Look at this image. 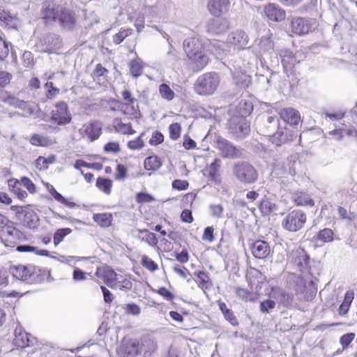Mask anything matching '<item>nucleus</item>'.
<instances>
[{"mask_svg": "<svg viewBox=\"0 0 357 357\" xmlns=\"http://www.w3.org/2000/svg\"><path fill=\"white\" fill-rule=\"evenodd\" d=\"M10 272L14 278L24 281L26 282H39L40 281H30L31 278L32 277L33 274L30 270V268L19 265L17 266L12 267L10 268Z\"/></svg>", "mask_w": 357, "mask_h": 357, "instance_id": "nucleus-22", "label": "nucleus"}, {"mask_svg": "<svg viewBox=\"0 0 357 357\" xmlns=\"http://www.w3.org/2000/svg\"><path fill=\"white\" fill-rule=\"evenodd\" d=\"M306 222V215L301 210L289 212L282 220V226L287 231L296 232L302 229Z\"/></svg>", "mask_w": 357, "mask_h": 357, "instance_id": "nucleus-6", "label": "nucleus"}, {"mask_svg": "<svg viewBox=\"0 0 357 357\" xmlns=\"http://www.w3.org/2000/svg\"><path fill=\"white\" fill-rule=\"evenodd\" d=\"M280 128L271 137L270 140L276 146L289 143L296 137V133L286 126L284 121H282Z\"/></svg>", "mask_w": 357, "mask_h": 357, "instance_id": "nucleus-10", "label": "nucleus"}, {"mask_svg": "<svg viewBox=\"0 0 357 357\" xmlns=\"http://www.w3.org/2000/svg\"><path fill=\"white\" fill-rule=\"evenodd\" d=\"M44 41L48 45L50 48H54L57 45H60L61 39L55 34H49L44 38Z\"/></svg>", "mask_w": 357, "mask_h": 357, "instance_id": "nucleus-53", "label": "nucleus"}, {"mask_svg": "<svg viewBox=\"0 0 357 357\" xmlns=\"http://www.w3.org/2000/svg\"><path fill=\"white\" fill-rule=\"evenodd\" d=\"M51 114L52 120L60 126L68 124L72 119L68 105L63 101L56 104L55 108L52 111Z\"/></svg>", "mask_w": 357, "mask_h": 357, "instance_id": "nucleus-11", "label": "nucleus"}, {"mask_svg": "<svg viewBox=\"0 0 357 357\" xmlns=\"http://www.w3.org/2000/svg\"><path fill=\"white\" fill-rule=\"evenodd\" d=\"M72 232L70 228H61L57 229L53 236V241L55 246L58 245L63 238Z\"/></svg>", "mask_w": 357, "mask_h": 357, "instance_id": "nucleus-45", "label": "nucleus"}, {"mask_svg": "<svg viewBox=\"0 0 357 357\" xmlns=\"http://www.w3.org/2000/svg\"><path fill=\"white\" fill-rule=\"evenodd\" d=\"M314 22L303 17L294 18L291 23V31L298 35L308 33L313 29Z\"/></svg>", "mask_w": 357, "mask_h": 357, "instance_id": "nucleus-14", "label": "nucleus"}, {"mask_svg": "<svg viewBox=\"0 0 357 357\" xmlns=\"http://www.w3.org/2000/svg\"><path fill=\"white\" fill-rule=\"evenodd\" d=\"M130 73L133 77H139L143 72L142 61L139 59L132 60L129 64Z\"/></svg>", "mask_w": 357, "mask_h": 357, "instance_id": "nucleus-40", "label": "nucleus"}, {"mask_svg": "<svg viewBox=\"0 0 357 357\" xmlns=\"http://www.w3.org/2000/svg\"><path fill=\"white\" fill-rule=\"evenodd\" d=\"M280 118L282 119L281 121H284L286 126L287 124L297 125L301 119L299 112L292 108H287L282 110Z\"/></svg>", "mask_w": 357, "mask_h": 357, "instance_id": "nucleus-26", "label": "nucleus"}, {"mask_svg": "<svg viewBox=\"0 0 357 357\" xmlns=\"http://www.w3.org/2000/svg\"><path fill=\"white\" fill-rule=\"evenodd\" d=\"M259 130L261 135L270 139L281 126L282 121L278 116L264 115L258 119Z\"/></svg>", "mask_w": 357, "mask_h": 357, "instance_id": "nucleus-8", "label": "nucleus"}, {"mask_svg": "<svg viewBox=\"0 0 357 357\" xmlns=\"http://www.w3.org/2000/svg\"><path fill=\"white\" fill-rule=\"evenodd\" d=\"M183 48L187 56L191 54L199 53L202 51V46L198 39L195 38H188L183 42Z\"/></svg>", "mask_w": 357, "mask_h": 357, "instance_id": "nucleus-27", "label": "nucleus"}, {"mask_svg": "<svg viewBox=\"0 0 357 357\" xmlns=\"http://www.w3.org/2000/svg\"><path fill=\"white\" fill-rule=\"evenodd\" d=\"M164 141L163 135L158 131L154 132L151 138L149 139V144L151 146H157Z\"/></svg>", "mask_w": 357, "mask_h": 357, "instance_id": "nucleus-59", "label": "nucleus"}, {"mask_svg": "<svg viewBox=\"0 0 357 357\" xmlns=\"http://www.w3.org/2000/svg\"><path fill=\"white\" fill-rule=\"evenodd\" d=\"M12 78L11 74L6 71H0V87H5L8 85Z\"/></svg>", "mask_w": 357, "mask_h": 357, "instance_id": "nucleus-62", "label": "nucleus"}, {"mask_svg": "<svg viewBox=\"0 0 357 357\" xmlns=\"http://www.w3.org/2000/svg\"><path fill=\"white\" fill-rule=\"evenodd\" d=\"M144 165L147 170L155 171L160 168L162 162L158 156L152 155L144 160Z\"/></svg>", "mask_w": 357, "mask_h": 357, "instance_id": "nucleus-38", "label": "nucleus"}, {"mask_svg": "<svg viewBox=\"0 0 357 357\" xmlns=\"http://www.w3.org/2000/svg\"><path fill=\"white\" fill-rule=\"evenodd\" d=\"M14 335L13 344L17 347H31L36 342V339L31 334L26 333L21 326L16 327Z\"/></svg>", "mask_w": 357, "mask_h": 357, "instance_id": "nucleus-12", "label": "nucleus"}, {"mask_svg": "<svg viewBox=\"0 0 357 357\" xmlns=\"http://www.w3.org/2000/svg\"><path fill=\"white\" fill-rule=\"evenodd\" d=\"M292 199L297 206H313L314 202L303 192H296L292 195Z\"/></svg>", "mask_w": 357, "mask_h": 357, "instance_id": "nucleus-31", "label": "nucleus"}, {"mask_svg": "<svg viewBox=\"0 0 357 357\" xmlns=\"http://www.w3.org/2000/svg\"><path fill=\"white\" fill-rule=\"evenodd\" d=\"M144 146V142L140 137L128 143V147L132 150H139Z\"/></svg>", "mask_w": 357, "mask_h": 357, "instance_id": "nucleus-64", "label": "nucleus"}, {"mask_svg": "<svg viewBox=\"0 0 357 357\" xmlns=\"http://www.w3.org/2000/svg\"><path fill=\"white\" fill-rule=\"evenodd\" d=\"M247 280L251 287L257 291L260 284L264 283L265 276L259 271L254 268L248 273Z\"/></svg>", "mask_w": 357, "mask_h": 357, "instance_id": "nucleus-29", "label": "nucleus"}, {"mask_svg": "<svg viewBox=\"0 0 357 357\" xmlns=\"http://www.w3.org/2000/svg\"><path fill=\"white\" fill-rule=\"evenodd\" d=\"M115 287H118L120 289H130L132 287L131 282L125 278L122 275L116 274V277L115 278Z\"/></svg>", "mask_w": 357, "mask_h": 357, "instance_id": "nucleus-48", "label": "nucleus"}, {"mask_svg": "<svg viewBox=\"0 0 357 357\" xmlns=\"http://www.w3.org/2000/svg\"><path fill=\"white\" fill-rule=\"evenodd\" d=\"M132 33V29H121L119 33H116L113 36V41L115 44L119 45L123 42L126 37L130 36Z\"/></svg>", "mask_w": 357, "mask_h": 357, "instance_id": "nucleus-50", "label": "nucleus"}, {"mask_svg": "<svg viewBox=\"0 0 357 357\" xmlns=\"http://www.w3.org/2000/svg\"><path fill=\"white\" fill-rule=\"evenodd\" d=\"M333 231L328 228H325L319 231L317 234V239L323 243H328L333 241Z\"/></svg>", "mask_w": 357, "mask_h": 357, "instance_id": "nucleus-46", "label": "nucleus"}, {"mask_svg": "<svg viewBox=\"0 0 357 357\" xmlns=\"http://www.w3.org/2000/svg\"><path fill=\"white\" fill-rule=\"evenodd\" d=\"M161 96L168 100H172L174 97V91L166 84H162L159 87Z\"/></svg>", "mask_w": 357, "mask_h": 357, "instance_id": "nucleus-51", "label": "nucleus"}, {"mask_svg": "<svg viewBox=\"0 0 357 357\" xmlns=\"http://www.w3.org/2000/svg\"><path fill=\"white\" fill-rule=\"evenodd\" d=\"M183 48L187 56L191 54L199 53L202 51V46L198 39L195 38H188L183 42Z\"/></svg>", "mask_w": 357, "mask_h": 357, "instance_id": "nucleus-28", "label": "nucleus"}, {"mask_svg": "<svg viewBox=\"0 0 357 357\" xmlns=\"http://www.w3.org/2000/svg\"><path fill=\"white\" fill-rule=\"evenodd\" d=\"M43 19L47 24L58 22L59 26L66 31H73L77 25L75 13L66 8L54 7L45 3L42 8Z\"/></svg>", "mask_w": 357, "mask_h": 357, "instance_id": "nucleus-1", "label": "nucleus"}, {"mask_svg": "<svg viewBox=\"0 0 357 357\" xmlns=\"http://www.w3.org/2000/svg\"><path fill=\"white\" fill-rule=\"evenodd\" d=\"M216 147L222 158L234 159L243 155L242 149L237 148L231 142L221 137H218L216 139Z\"/></svg>", "mask_w": 357, "mask_h": 357, "instance_id": "nucleus-9", "label": "nucleus"}, {"mask_svg": "<svg viewBox=\"0 0 357 357\" xmlns=\"http://www.w3.org/2000/svg\"><path fill=\"white\" fill-rule=\"evenodd\" d=\"M102 124L99 121H91L85 126L84 134L93 142L99 138L102 133Z\"/></svg>", "mask_w": 357, "mask_h": 357, "instance_id": "nucleus-25", "label": "nucleus"}, {"mask_svg": "<svg viewBox=\"0 0 357 357\" xmlns=\"http://www.w3.org/2000/svg\"><path fill=\"white\" fill-rule=\"evenodd\" d=\"M259 208L265 215L274 213L277 211V205L268 199H263L260 204Z\"/></svg>", "mask_w": 357, "mask_h": 357, "instance_id": "nucleus-43", "label": "nucleus"}, {"mask_svg": "<svg viewBox=\"0 0 357 357\" xmlns=\"http://www.w3.org/2000/svg\"><path fill=\"white\" fill-rule=\"evenodd\" d=\"M116 273L109 266L98 268L96 275L102 278L104 282L110 287H114Z\"/></svg>", "mask_w": 357, "mask_h": 357, "instance_id": "nucleus-24", "label": "nucleus"}, {"mask_svg": "<svg viewBox=\"0 0 357 357\" xmlns=\"http://www.w3.org/2000/svg\"><path fill=\"white\" fill-rule=\"evenodd\" d=\"M272 34L267 33L261 37L258 46L261 52L267 53L273 50L274 44L271 39Z\"/></svg>", "mask_w": 357, "mask_h": 357, "instance_id": "nucleus-34", "label": "nucleus"}, {"mask_svg": "<svg viewBox=\"0 0 357 357\" xmlns=\"http://www.w3.org/2000/svg\"><path fill=\"white\" fill-rule=\"evenodd\" d=\"M156 343L153 340L149 337H144L141 340V342L139 343V354L143 357H151L153 354L156 350Z\"/></svg>", "mask_w": 357, "mask_h": 357, "instance_id": "nucleus-23", "label": "nucleus"}, {"mask_svg": "<svg viewBox=\"0 0 357 357\" xmlns=\"http://www.w3.org/2000/svg\"><path fill=\"white\" fill-rule=\"evenodd\" d=\"M209 208L211 209V215L218 218L222 217L224 208L222 205L211 204Z\"/></svg>", "mask_w": 357, "mask_h": 357, "instance_id": "nucleus-58", "label": "nucleus"}, {"mask_svg": "<svg viewBox=\"0 0 357 357\" xmlns=\"http://www.w3.org/2000/svg\"><path fill=\"white\" fill-rule=\"evenodd\" d=\"M97 188L106 195H110L112 188V181L102 177H98L96 180Z\"/></svg>", "mask_w": 357, "mask_h": 357, "instance_id": "nucleus-39", "label": "nucleus"}, {"mask_svg": "<svg viewBox=\"0 0 357 357\" xmlns=\"http://www.w3.org/2000/svg\"><path fill=\"white\" fill-rule=\"evenodd\" d=\"M189 183L185 180L176 179L172 182V188L178 190H185L188 188Z\"/></svg>", "mask_w": 357, "mask_h": 357, "instance_id": "nucleus-63", "label": "nucleus"}, {"mask_svg": "<svg viewBox=\"0 0 357 357\" xmlns=\"http://www.w3.org/2000/svg\"><path fill=\"white\" fill-rule=\"evenodd\" d=\"M8 43L0 36V61L4 60L8 55Z\"/></svg>", "mask_w": 357, "mask_h": 357, "instance_id": "nucleus-61", "label": "nucleus"}, {"mask_svg": "<svg viewBox=\"0 0 357 357\" xmlns=\"http://www.w3.org/2000/svg\"><path fill=\"white\" fill-rule=\"evenodd\" d=\"M138 238L147 243L149 245L155 247L158 244V238L154 233L149 232L147 229L139 230Z\"/></svg>", "mask_w": 357, "mask_h": 357, "instance_id": "nucleus-36", "label": "nucleus"}, {"mask_svg": "<svg viewBox=\"0 0 357 357\" xmlns=\"http://www.w3.org/2000/svg\"><path fill=\"white\" fill-rule=\"evenodd\" d=\"M250 249L253 256L258 259L266 258L271 252L269 244L266 241L261 240L254 242L251 245Z\"/></svg>", "mask_w": 357, "mask_h": 357, "instance_id": "nucleus-20", "label": "nucleus"}, {"mask_svg": "<svg viewBox=\"0 0 357 357\" xmlns=\"http://www.w3.org/2000/svg\"><path fill=\"white\" fill-rule=\"evenodd\" d=\"M113 126L116 132L123 135H132L135 132V131L132 129L130 123H123L121 119H115L113 121Z\"/></svg>", "mask_w": 357, "mask_h": 357, "instance_id": "nucleus-35", "label": "nucleus"}, {"mask_svg": "<svg viewBox=\"0 0 357 357\" xmlns=\"http://www.w3.org/2000/svg\"><path fill=\"white\" fill-rule=\"evenodd\" d=\"M107 70L104 68L100 63L96 66L94 70L92 73V77L93 80L98 82L102 81L105 79V74L107 73Z\"/></svg>", "mask_w": 357, "mask_h": 357, "instance_id": "nucleus-47", "label": "nucleus"}, {"mask_svg": "<svg viewBox=\"0 0 357 357\" xmlns=\"http://www.w3.org/2000/svg\"><path fill=\"white\" fill-rule=\"evenodd\" d=\"M356 337L355 333H348L342 335L340 338V343L342 345L343 349L347 348L350 343L354 340Z\"/></svg>", "mask_w": 357, "mask_h": 357, "instance_id": "nucleus-55", "label": "nucleus"}, {"mask_svg": "<svg viewBox=\"0 0 357 357\" xmlns=\"http://www.w3.org/2000/svg\"><path fill=\"white\" fill-rule=\"evenodd\" d=\"M275 303L272 300H266L260 303V310L264 313H268L269 310L273 309Z\"/></svg>", "mask_w": 357, "mask_h": 357, "instance_id": "nucleus-60", "label": "nucleus"}, {"mask_svg": "<svg viewBox=\"0 0 357 357\" xmlns=\"http://www.w3.org/2000/svg\"><path fill=\"white\" fill-rule=\"evenodd\" d=\"M252 109L253 106L250 102H248L245 100H241L237 106V112L238 113L237 116H242L245 118L246 116L251 114Z\"/></svg>", "mask_w": 357, "mask_h": 357, "instance_id": "nucleus-41", "label": "nucleus"}, {"mask_svg": "<svg viewBox=\"0 0 357 357\" xmlns=\"http://www.w3.org/2000/svg\"><path fill=\"white\" fill-rule=\"evenodd\" d=\"M30 143L37 146H46L50 144V139L47 137L33 134L30 138Z\"/></svg>", "mask_w": 357, "mask_h": 357, "instance_id": "nucleus-49", "label": "nucleus"}, {"mask_svg": "<svg viewBox=\"0 0 357 357\" xmlns=\"http://www.w3.org/2000/svg\"><path fill=\"white\" fill-rule=\"evenodd\" d=\"M45 87L47 89V98L52 99L59 94L60 90L58 88L54 87L52 82H48L45 84Z\"/></svg>", "mask_w": 357, "mask_h": 357, "instance_id": "nucleus-56", "label": "nucleus"}, {"mask_svg": "<svg viewBox=\"0 0 357 357\" xmlns=\"http://www.w3.org/2000/svg\"><path fill=\"white\" fill-rule=\"evenodd\" d=\"M142 265L150 271H155L158 268V264L146 255H143L141 261Z\"/></svg>", "mask_w": 357, "mask_h": 357, "instance_id": "nucleus-52", "label": "nucleus"}, {"mask_svg": "<svg viewBox=\"0 0 357 357\" xmlns=\"http://www.w3.org/2000/svg\"><path fill=\"white\" fill-rule=\"evenodd\" d=\"M229 27V22L226 18H212L206 24L207 31L213 35H219L226 32Z\"/></svg>", "mask_w": 357, "mask_h": 357, "instance_id": "nucleus-13", "label": "nucleus"}, {"mask_svg": "<svg viewBox=\"0 0 357 357\" xmlns=\"http://www.w3.org/2000/svg\"><path fill=\"white\" fill-rule=\"evenodd\" d=\"M208 8L212 15L220 17L228 13L230 8V1L229 0H209Z\"/></svg>", "mask_w": 357, "mask_h": 357, "instance_id": "nucleus-15", "label": "nucleus"}, {"mask_svg": "<svg viewBox=\"0 0 357 357\" xmlns=\"http://www.w3.org/2000/svg\"><path fill=\"white\" fill-rule=\"evenodd\" d=\"M272 297L284 305H289L292 301L291 294H287L284 290L279 288L273 289Z\"/></svg>", "mask_w": 357, "mask_h": 357, "instance_id": "nucleus-32", "label": "nucleus"}, {"mask_svg": "<svg viewBox=\"0 0 357 357\" xmlns=\"http://www.w3.org/2000/svg\"><path fill=\"white\" fill-rule=\"evenodd\" d=\"M249 64V60L243 61L242 65L236 61L233 65V69L231 68L233 82L241 89L248 87L251 83V77L246 73V68H248Z\"/></svg>", "mask_w": 357, "mask_h": 357, "instance_id": "nucleus-7", "label": "nucleus"}, {"mask_svg": "<svg viewBox=\"0 0 357 357\" xmlns=\"http://www.w3.org/2000/svg\"><path fill=\"white\" fill-rule=\"evenodd\" d=\"M188 58L192 70L195 72L202 70L208 63V57L203 50L199 53L191 54Z\"/></svg>", "mask_w": 357, "mask_h": 357, "instance_id": "nucleus-18", "label": "nucleus"}, {"mask_svg": "<svg viewBox=\"0 0 357 357\" xmlns=\"http://www.w3.org/2000/svg\"><path fill=\"white\" fill-rule=\"evenodd\" d=\"M232 173L238 181L245 185L255 183L258 173L255 167L246 161H238L232 167Z\"/></svg>", "mask_w": 357, "mask_h": 357, "instance_id": "nucleus-3", "label": "nucleus"}, {"mask_svg": "<svg viewBox=\"0 0 357 357\" xmlns=\"http://www.w3.org/2000/svg\"><path fill=\"white\" fill-rule=\"evenodd\" d=\"M198 279V285L202 289H208L211 285V280L208 273L204 271H198L195 273Z\"/></svg>", "mask_w": 357, "mask_h": 357, "instance_id": "nucleus-44", "label": "nucleus"}, {"mask_svg": "<svg viewBox=\"0 0 357 357\" xmlns=\"http://www.w3.org/2000/svg\"><path fill=\"white\" fill-rule=\"evenodd\" d=\"M0 99L4 103L14 107L24 109L26 107V102L21 100L15 96H10L7 93H1Z\"/></svg>", "mask_w": 357, "mask_h": 357, "instance_id": "nucleus-30", "label": "nucleus"}, {"mask_svg": "<svg viewBox=\"0 0 357 357\" xmlns=\"http://www.w3.org/2000/svg\"><path fill=\"white\" fill-rule=\"evenodd\" d=\"M281 56H282V64L284 71L287 73L288 70H291L296 63V57L294 54L289 50H284Z\"/></svg>", "mask_w": 357, "mask_h": 357, "instance_id": "nucleus-33", "label": "nucleus"}, {"mask_svg": "<svg viewBox=\"0 0 357 357\" xmlns=\"http://www.w3.org/2000/svg\"><path fill=\"white\" fill-rule=\"evenodd\" d=\"M22 224L29 229L36 231L40 225V218L30 206L24 211Z\"/></svg>", "mask_w": 357, "mask_h": 357, "instance_id": "nucleus-19", "label": "nucleus"}, {"mask_svg": "<svg viewBox=\"0 0 357 357\" xmlns=\"http://www.w3.org/2000/svg\"><path fill=\"white\" fill-rule=\"evenodd\" d=\"M227 129L234 139H243L250 131V123L242 116H232L228 121Z\"/></svg>", "mask_w": 357, "mask_h": 357, "instance_id": "nucleus-4", "label": "nucleus"}, {"mask_svg": "<svg viewBox=\"0 0 357 357\" xmlns=\"http://www.w3.org/2000/svg\"><path fill=\"white\" fill-rule=\"evenodd\" d=\"M169 51L165 54L163 60H164L165 63L167 66H174V63L178 61V57L176 50L174 49L171 43H169Z\"/></svg>", "mask_w": 357, "mask_h": 357, "instance_id": "nucleus-42", "label": "nucleus"}, {"mask_svg": "<svg viewBox=\"0 0 357 357\" xmlns=\"http://www.w3.org/2000/svg\"><path fill=\"white\" fill-rule=\"evenodd\" d=\"M139 342L134 340H123L119 349L122 357H135L139 354Z\"/></svg>", "mask_w": 357, "mask_h": 357, "instance_id": "nucleus-16", "label": "nucleus"}, {"mask_svg": "<svg viewBox=\"0 0 357 357\" xmlns=\"http://www.w3.org/2000/svg\"><path fill=\"white\" fill-rule=\"evenodd\" d=\"M181 126L178 123H172L169 127V137L173 140H176L181 135Z\"/></svg>", "mask_w": 357, "mask_h": 357, "instance_id": "nucleus-54", "label": "nucleus"}, {"mask_svg": "<svg viewBox=\"0 0 357 357\" xmlns=\"http://www.w3.org/2000/svg\"><path fill=\"white\" fill-rule=\"evenodd\" d=\"M227 42L238 49H245L249 43V37L244 31L236 30L228 35Z\"/></svg>", "mask_w": 357, "mask_h": 357, "instance_id": "nucleus-17", "label": "nucleus"}, {"mask_svg": "<svg viewBox=\"0 0 357 357\" xmlns=\"http://www.w3.org/2000/svg\"><path fill=\"white\" fill-rule=\"evenodd\" d=\"M93 218L100 227H108L112 225V215L110 213L94 214Z\"/></svg>", "mask_w": 357, "mask_h": 357, "instance_id": "nucleus-37", "label": "nucleus"}, {"mask_svg": "<svg viewBox=\"0 0 357 357\" xmlns=\"http://www.w3.org/2000/svg\"><path fill=\"white\" fill-rule=\"evenodd\" d=\"M264 13L269 20L274 22H280L285 19V11L279 6L273 3L266 6Z\"/></svg>", "mask_w": 357, "mask_h": 357, "instance_id": "nucleus-21", "label": "nucleus"}, {"mask_svg": "<svg viewBox=\"0 0 357 357\" xmlns=\"http://www.w3.org/2000/svg\"><path fill=\"white\" fill-rule=\"evenodd\" d=\"M220 159H215L214 161L208 167L209 176L213 179L216 176V174L220 167Z\"/></svg>", "mask_w": 357, "mask_h": 357, "instance_id": "nucleus-57", "label": "nucleus"}, {"mask_svg": "<svg viewBox=\"0 0 357 357\" xmlns=\"http://www.w3.org/2000/svg\"><path fill=\"white\" fill-rule=\"evenodd\" d=\"M290 259L291 263L302 273V278L307 279L308 276L312 275L309 266L310 257L304 249L298 248L293 250L290 254Z\"/></svg>", "mask_w": 357, "mask_h": 357, "instance_id": "nucleus-5", "label": "nucleus"}, {"mask_svg": "<svg viewBox=\"0 0 357 357\" xmlns=\"http://www.w3.org/2000/svg\"><path fill=\"white\" fill-rule=\"evenodd\" d=\"M220 83V76L216 72H208L198 77L195 89L199 95L211 96L218 89Z\"/></svg>", "mask_w": 357, "mask_h": 357, "instance_id": "nucleus-2", "label": "nucleus"}]
</instances>
